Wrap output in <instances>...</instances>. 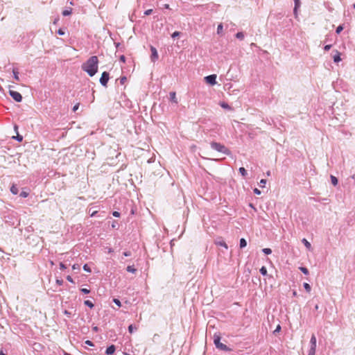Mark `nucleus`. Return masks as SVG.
Here are the masks:
<instances>
[{
    "mask_svg": "<svg viewBox=\"0 0 355 355\" xmlns=\"http://www.w3.org/2000/svg\"><path fill=\"white\" fill-rule=\"evenodd\" d=\"M98 59L96 55L90 57L82 65V69L91 77L94 76L98 71Z\"/></svg>",
    "mask_w": 355,
    "mask_h": 355,
    "instance_id": "obj_1",
    "label": "nucleus"
},
{
    "mask_svg": "<svg viewBox=\"0 0 355 355\" xmlns=\"http://www.w3.org/2000/svg\"><path fill=\"white\" fill-rule=\"evenodd\" d=\"M210 146L213 150H216L219 153H222L224 155H230L231 154L230 150L226 146H225L223 144L220 143L212 141L211 142Z\"/></svg>",
    "mask_w": 355,
    "mask_h": 355,
    "instance_id": "obj_2",
    "label": "nucleus"
},
{
    "mask_svg": "<svg viewBox=\"0 0 355 355\" xmlns=\"http://www.w3.org/2000/svg\"><path fill=\"white\" fill-rule=\"evenodd\" d=\"M214 343L216 347L220 350L224 352H230L232 349L227 347L226 345L220 342V336L218 335H214Z\"/></svg>",
    "mask_w": 355,
    "mask_h": 355,
    "instance_id": "obj_3",
    "label": "nucleus"
},
{
    "mask_svg": "<svg viewBox=\"0 0 355 355\" xmlns=\"http://www.w3.org/2000/svg\"><path fill=\"white\" fill-rule=\"evenodd\" d=\"M110 79V74L107 71H104L101 74V77L100 78V83L103 86V87H107V82Z\"/></svg>",
    "mask_w": 355,
    "mask_h": 355,
    "instance_id": "obj_4",
    "label": "nucleus"
},
{
    "mask_svg": "<svg viewBox=\"0 0 355 355\" xmlns=\"http://www.w3.org/2000/svg\"><path fill=\"white\" fill-rule=\"evenodd\" d=\"M9 94L10 96L16 101V102H21L22 101V96L21 94L16 91L14 90H9Z\"/></svg>",
    "mask_w": 355,
    "mask_h": 355,
    "instance_id": "obj_5",
    "label": "nucleus"
},
{
    "mask_svg": "<svg viewBox=\"0 0 355 355\" xmlns=\"http://www.w3.org/2000/svg\"><path fill=\"white\" fill-rule=\"evenodd\" d=\"M216 75L211 74L205 77V82L210 85H215L216 84Z\"/></svg>",
    "mask_w": 355,
    "mask_h": 355,
    "instance_id": "obj_6",
    "label": "nucleus"
},
{
    "mask_svg": "<svg viewBox=\"0 0 355 355\" xmlns=\"http://www.w3.org/2000/svg\"><path fill=\"white\" fill-rule=\"evenodd\" d=\"M150 51H151V55L150 59L151 61L155 62L158 59V53L155 47L150 46Z\"/></svg>",
    "mask_w": 355,
    "mask_h": 355,
    "instance_id": "obj_7",
    "label": "nucleus"
},
{
    "mask_svg": "<svg viewBox=\"0 0 355 355\" xmlns=\"http://www.w3.org/2000/svg\"><path fill=\"white\" fill-rule=\"evenodd\" d=\"M116 350V347L114 345H111L107 347L105 353L107 355H112Z\"/></svg>",
    "mask_w": 355,
    "mask_h": 355,
    "instance_id": "obj_8",
    "label": "nucleus"
},
{
    "mask_svg": "<svg viewBox=\"0 0 355 355\" xmlns=\"http://www.w3.org/2000/svg\"><path fill=\"white\" fill-rule=\"evenodd\" d=\"M335 55L333 56L334 62L338 63L341 60L340 53L337 50L335 51Z\"/></svg>",
    "mask_w": 355,
    "mask_h": 355,
    "instance_id": "obj_9",
    "label": "nucleus"
},
{
    "mask_svg": "<svg viewBox=\"0 0 355 355\" xmlns=\"http://www.w3.org/2000/svg\"><path fill=\"white\" fill-rule=\"evenodd\" d=\"M12 73H13V78L15 80L19 81V70L17 68H13L12 69Z\"/></svg>",
    "mask_w": 355,
    "mask_h": 355,
    "instance_id": "obj_10",
    "label": "nucleus"
},
{
    "mask_svg": "<svg viewBox=\"0 0 355 355\" xmlns=\"http://www.w3.org/2000/svg\"><path fill=\"white\" fill-rule=\"evenodd\" d=\"M169 95H170V100L172 102H174L175 103H178V100L176 98L175 92H170Z\"/></svg>",
    "mask_w": 355,
    "mask_h": 355,
    "instance_id": "obj_11",
    "label": "nucleus"
},
{
    "mask_svg": "<svg viewBox=\"0 0 355 355\" xmlns=\"http://www.w3.org/2000/svg\"><path fill=\"white\" fill-rule=\"evenodd\" d=\"M126 270L131 273H135L137 272V269L134 267V266H127Z\"/></svg>",
    "mask_w": 355,
    "mask_h": 355,
    "instance_id": "obj_12",
    "label": "nucleus"
},
{
    "mask_svg": "<svg viewBox=\"0 0 355 355\" xmlns=\"http://www.w3.org/2000/svg\"><path fill=\"white\" fill-rule=\"evenodd\" d=\"M239 245L241 248H243L247 245V241L245 239L242 238L240 239Z\"/></svg>",
    "mask_w": 355,
    "mask_h": 355,
    "instance_id": "obj_13",
    "label": "nucleus"
},
{
    "mask_svg": "<svg viewBox=\"0 0 355 355\" xmlns=\"http://www.w3.org/2000/svg\"><path fill=\"white\" fill-rule=\"evenodd\" d=\"M302 242L304 243V245H305V247H306L307 249H309V250H310V249H311V243H309V242L306 239H303L302 240Z\"/></svg>",
    "mask_w": 355,
    "mask_h": 355,
    "instance_id": "obj_14",
    "label": "nucleus"
},
{
    "mask_svg": "<svg viewBox=\"0 0 355 355\" xmlns=\"http://www.w3.org/2000/svg\"><path fill=\"white\" fill-rule=\"evenodd\" d=\"M295 2V7H294V12L296 14L297 8L300 6V0H293Z\"/></svg>",
    "mask_w": 355,
    "mask_h": 355,
    "instance_id": "obj_15",
    "label": "nucleus"
},
{
    "mask_svg": "<svg viewBox=\"0 0 355 355\" xmlns=\"http://www.w3.org/2000/svg\"><path fill=\"white\" fill-rule=\"evenodd\" d=\"M72 13V9H67L62 11V14L63 16H69Z\"/></svg>",
    "mask_w": 355,
    "mask_h": 355,
    "instance_id": "obj_16",
    "label": "nucleus"
},
{
    "mask_svg": "<svg viewBox=\"0 0 355 355\" xmlns=\"http://www.w3.org/2000/svg\"><path fill=\"white\" fill-rule=\"evenodd\" d=\"M10 191L12 194L16 195L18 193V188L15 185H12L10 188Z\"/></svg>",
    "mask_w": 355,
    "mask_h": 355,
    "instance_id": "obj_17",
    "label": "nucleus"
},
{
    "mask_svg": "<svg viewBox=\"0 0 355 355\" xmlns=\"http://www.w3.org/2000/svg\"><path fill=\"white\" fill-rule=\"evenodd\" d=\"M331 181L334 186H336L338 183V180L337 178H336L334 175H331Z\"/></svg>",
    "mask_w": 355,
    "mask_h": 355,
    "instance_id": "obj_18",
    "label": "nucleus"
},
{
    "mask_svg": "<svg viewBox=\"0 0 355 355\" xmlns=\"http://www.w3.org/2000/svg\"><path fill=\"white\" fill-rule=\"evenodd\" d=\"M84 304L85 306L92 309L94 306V304H93V302L90 300H85L84 302Z\"/></svg>",
    "mask_w": 355,
    "mask_h": 355,
    "instance_id": "obj_19",
    "label": "nucleus"
},
{
    "mask_svg": "<svg viewBox=\"0 0 355 355\" xmlns=\"http://www.w3.org/2000/svg\"><path fill=\"white\" fill-rule=\"evenodd\" d=\"M239 171L243 177H245L248 174L247 171L243 167H240Z\"/></svg>",
    "mask_w": 355,
    "mask_h": 355,
    "instance_id": "obj_20",
    "label": "nucleus"
},
{
    "mask_svg": "<svg viewBox=\"0 0 355 355\" xmlns=\"http://www.w3.org/2000/svg\"><path fill=\"white\" fill-rule=\"evenodd\" d=\"M260 273L263 275V276H266L267 275V268L265 267V266H262L260 270Z\"/></svg>",
    "mask_w": 355,
    "mask_h": 355,
    "instance_id": "obj_21",
    "label": "nucleus"
},
{
    "mask_svg": "<svg viewBox=\"0 0 355 355\" xmlns=\"http://www.w3.org/2000/svg\"><path fill=\"white\" fill-rule=\"evenodd\" d=\"M236 37L239 40H243L244 38V34L243 32H238L236 34Z\"/></svg>",
    "mask_w": 355,
    "mask_h": 355,
    "instance_id": "obj_22",
    "label": "nucleus"
},
{
    "mask_svg": "<svg viewBox=\"0 0 355 355\" xmlns=\"http://www.w3.org/2000/svg\"><path fill=\"white\" fill-rule=\"evenodd\" d=\"M220 105L223 108H224V109H227V110H230L231 109L230 106L227 103H225V102H221L220 103Z\"/></svg>",
    "mask_w": 355,
    "mask_h": 355,
    "instance_id": "obj_23",
    "label": "nucleus"
},
{
    "mask_svg": "<svg viewBox=\"0 0 355 355\" xmlns=\"http://www.w3.org/2000/svg\"><path fill=\"white\" fill-rule=\"evenodd\" d=\"M303 286H304V289H305L308 293H309V292L311 291V286H310L308 283H306V282H305V283H304V284H303Z\"/></svg>",
    "mask_w": 355,
    "mask_h": 355,
    "instance_id": "obj_24",
    "label": "nucleus"
},
{
    "mask_svg": "<svg viewBox=\"0 0 355 355\" xmlns=\"http://www.w3.org/2000/svg\"><path fill=\"white\" fill-rule=\"evenodd\" d=\"M216 244L218 245H220V246H223L225 248L227 249V245L226 244V243L224 241L216 242Z\"/></svg>",
    "mask_w": 355,
    "mask_h": 355,
    "instance_id": "obj_25",
    "label": "nucleus"
},
{
    "mask_svg": "<svg viewBox=\"0 0 355 355\" xmlns=\"http://www.w3.org/2000/svg\"><path fill=\"white\" fill-rule=\"evenodd\" d=\"M223 28V24H219L217 27V33L219 35L222 33Z\"/></svg>",
    "mask_w": 355,
    "mask_h": 355,
    "instance_id": "obj_26",
    "label": "nucleus"
},
{
    "mask_svg": "<svg viewBox=\"0 0 355 355\" xmlns=\"http://www.w3.org/2000/svg\"><path fill=\"white\" fill-rule=\"evenodd\" d=\"M262 252L267 255L270 254L272 253V250L270 248H263L262 249Z\"/></svg>",
    "mask_w": 355,
    "mask_h": 355,
    "instance_id": "obj_27",
    "label": "nucleus"
},
{
    "mask_svg": "<svg viewBox=\"0 0 355 355\" xmlns=\"http://www.w3.org/2000/svg\"><path fill=\"white\" fill-rule=\"evenodd\" d=\"M137 330V327H134L132 324H130L129 327H128V331L130 333V334H132L134 332V331Z\"/></svg>",
    "mask_w": 355,
    "mask_h": 355,
    "instance_id": "obj_28",
    "label": "nucleus"
},
{
    "mask_svg": "<svg viewBox=\"0 0 355 355\" xmlns=\"http://www.w3.org/2000/svg\"><path fill=\"white\" fill-rule=\"evenodd\" d=\"M300 270L304 274V275H309V270L305 267H300Z\"/></svg>",
    "mask_w": 355,
    "mask_h": 355,
    "instance_id": "obj_29",
    "label": "nucleus"
},
{
    "mask_svg": "<svg viewBox=\"0 0 355 355\" xmlns=\"http://www.w3.org/2000/svg\"><path fill=\"white\" fill-rule=\"evenodd\" d=\"M12 138L19 142L22 141V140H23V137L19 134H17L16 137H12Z\"/></svg>",
    "mask_w": 355,
    "mask_h": 355,
    "instance_id": "obj_30",
    "label": "nucleus"
},
{
    "mask_svg": "<svg viewBox=\"0 0 355 355\" xmlns=\"http://www.w3.org/2000/svg\"><path fill=\"white\" fill-rule=\"evenodd\" d=\"M83 270L87 272H91V268L87 264L83 266Z\"/></svg>",
    "mask_w": 355,
    "mask_h": 355,
    "instance_id": "obj_31",
    "label": "nucleus"
},
{
    "mask_svg": "<svg viewBox=\"0 0 355 355\" xmlns=\"http://www.w3.org/2000/svg\"><path fill=\"white\" fill-rule=\"evenodd\" d=\"M113 302L119 307L121 306V303L119 299L114 298Z\"/></svg>",
    "mask_w": 355,
    "mask_h": 355,
    "instance_id": "obj_32",
    "label": "nucleus"
},
{
    "mask_svg": "<svg viewBox=\"0 0 355 355\" xmlns=\"http://www.w3.org/2000/svg\"><path fill=\"white\" fill-rule=\"evenodd\" d=\"M310 343H317L316 337L314 334H312Z\"/></svg>",
    "mask_w": 355,
    "mask_h": 355,
    "instance_id": "obj_33",
    "label": "nucleus"
},
{
    "mask_svg": "<svg viewBox=\"0 0 355 355\" xmlns=\"http://www.w3.org/2000/svg\"><path fill=\"white\" fill-rule=\"evenodd\" d=\"M343 30V26L340 25L336 28V33L339 34Z\"/></svg>",
    "mask_w": 355,
    "mask_h": 355,
    "instance_id": "obj_34",
    "label": "nucleus"
},
{
    "mask_svg": "<svg viewBox=\"0 0 355 355\" xmlns=\"http://www.w3.org/2000/svg\"><path fill=\"white\" fill-rule=\"evenodd\" d=\"M28 196V193L26 192V191H21L19 194V196L20 197H22V198H26L27 196Z\"/></svg>",
    "mask_w": 355,
    "mask_h": 355,
    "instance_id": "obj_35",
    "label": "nucleus"
},
{
    "mask_svg": "<svg viewBox=\"0 0 355 355\" xmlns=\"http://www.w3.org/2000/svg\"><path fill=\"white\" fill-rule=\"evenodd\" d=\"M266 184V180L265 179H261L260 182H259V186L261 187H265V184Z\"/></svg>",
    "mask_w": 355,
    "mask_h": 355,
    "instance_id": "obj_36",
    "label": "nucleus"
},
{
    "mask_svg": "<svg viewBox=\"0 0 355 355\" xmlns=\"http://www.w3.org/2000/svg\"><path fill=\"white\" fill-rule=\"evenodd\" d=\"M315 350H316V349H313V348L310 347V349L309 350L308 355H315Z\"/></svg>",
    "mask_w": 355,
    "mask_h": 355,
    "instance_id": "obj_37",
    "label": "nucleus"
},
{
    "mask_svg": "<svg viewBox=\"0 0 355 355\" xmlns=\"http://www.w3.org/2000/svg\"><path fill=\"white\" fill-rule=\"evenodd\" d=\"M80 291L84 294H89L90 293V290L87 288H83L80 289Z\"/></svg>",
    "mask_w": 355,
    "mask_h": 355,
    "instance_id": "obj_38",
    "label": "nucleus"
},
{
    "mask_svg": "<svg viewBox=\"0 0 355 355\" xmlns=\"http://www.w3.org/2000/svg\"><path fill=\"white\" fill-rule=\"evenodd\" d=\"M127 80V78L125 76H122L120 78V83L123 85Z\"/></svg>",
    "mask_w": 355,
    "mask_h": 355,
    "instance_id": "obj_39",
    "label": "nucleus"
},
{
    "mask_svg": "<svg viewBox=\"0 0 355 355\" xmlns=\"http://www.w3.org/2000/svg\"><path fill=\"white\" fill-rule=\"evenodd\" d=\"M180 34H181V33H180V32H179V31H175V32L171 35V37H172L173 38H175V37H177L180 36Z\"/></svg>",
    "mask_w": 355,
    "mask_h": 355,
    "instance_id": "obj_40",
    "label": "nucleus"
},
{
    "mask_svg": "<svg viewBox=\"0 0 355 355\" xmlns=\"http://www.w3.org/2000/svg\"><path fill=\"white\" fill-rule=\"evenodd\" d=\"M112 228H114V229H118V227H119V224H118L117 221H116V220H114V221H113V223H112Z\"/></svg>",
    "mask_w": 355,
    "mask_h": 355,
    "instance_id": "obj_41",
    "label": "nucleus"
},
{
    "mask_svg": "<svg viewBox=\"0 0 355 355\" xmlns=\"http://www.w3.org/2000/svg\"><path fill=\"white\" fill-rule=\"evenodd\" d=\"M153 12V9H148V10H146L145 12H144V15H150V14H152Z\"/></svg>",
    "mask_w": 355,
    "mask_h": 355,
    "instance_id": "obj_42",
    "label": "nucleus"
},
{
    "mask_svg": "<svg viewBox=\"0 0 355 355\" xmlns=\"http://www.w3.org/2000/svg\"><path fill=\"white\" fill-rule=\"evenodd\" d=\"M85 344L87 345H89V346H91V347L94 346V344L91 340H87L85 342Z\"/></svg>",
    "mask_w": 355,
    "mask_h": 355,
    "instance_id": "obj_43",
    "label": "nucleus"
},
{
    "mask_svg": "<svg viewBox=\"0 0 355 355\" xmlns=\"http://www.w3.org/2000/svg\"><path fill=\"white\" fill-rule=\"evenodd\" d=\"M280 330H281V326H280L279 324H278V325L277 326L276 329L274 330L273 334H277V333L279 332V331H280Z\"/></svg>",
    "mask_w": 355,
    "mask_h": 355,
    "instance_id": "obj_44",
    "label": "nucleus"
},
{
    "mask_svg": "<svg viewBox=\"0 0 355 355\" xmlns=\"http://www.w3.org/2000/svg\"><path fill=\"white\" fill-rule=\"evenodd\" d=\"M80 265L79 264H77V263H75L72 266V269L73 270H80Z\"/></svg>",
    "mask_w": 355,
    "mask_h": 355,
    "instance_id": "obj_45",
    "label": "nucleus"
},
{
    "mask_svg": "<svg viewBox=\"0 0 355 355\" xmlns=\"http://www.w3.org/2000/svg\"><path fill=\"white\" fill-rule=\"evenodd\" d=\"M112 215H113V216L118 218V217H119V216H120V215H121V214H120V213H119V211H114L112 212Z\"/></svg>",
    "mask_w": 355,
    "mask_h": 355,
    "instance_id": "obj_46",
    "label": "nucleus"
},
{
    "mask_svg": "<svg viewBox=\"0 0 355 355\" xmlns=\"http://www.w3.org/2000/svg\"><path fill=\"white\" fill-rule=\"evenodd\" d=\"M123 254L125 257H130L132 254L130 251H125Z\"/></svg>",
    "mask_w": 355,
    "mask_h": 355,
    "instance_id": "obj_47",
    "label": "nucleus"
},
{
    "mask_svg": "<svg viewBox=\"0 0 355 355\" xmlns=\"http://www.w3.org/2000/svg\"><path fill=\"white\" fill-rule=\"evenodd\" d=\"M331 48V45L327 44V45L324 46V51H327L330 50Z\"/></svg>",
    "mask_w": 355,
    "mask_h": 355,
    "instance_id": "obj_48",
    "label": "nucleus"
},
{
    "mask_svg": "<svg viewBox=\"0 0 355 355\" xmlns=\"http://www.w3.org/2000/svg\"><path fill=\"white\" fill-rule=\"evenodd\" d=\"M60 268L61 270H64L67 268V266L63 263H60Z\"/></svg>",
    "mask_w": 355,
    "mask_h": 355,
    "instance_id": "obj_49",
    "label": "nucleus"
},
{
    "mask_svg": "<svg viewBox=\"0 0 355 355\" xmlns=\"http://www.w3.org/2000/svg\"><path fill=\"white\" fill-rule=\"evenodd\" d=\"M79 105H80V103H77L73 107V112H76V110H78V107H79Z\"/></svg>",
    "mask_w": 355,
    "mask_h": 355,
    "instance_id": "obj_50",
    "label": "nucleus"
},
{
    "mask_svg": "<svg viewBox=\"0 0 355 355\" xmlns=\"http://www.w3.org/2000/svg\"><path fill=\"white\" fill-rule=\"evenodd\" d=\"M254 193L257 195H260L261 194V191L259 189H258L257 188H255L254 189Z\"/></svg>",
    "mask_w": 355,
    "mask_h": 355,
    "instance_id": "obj_51",
    "label": "nucleus"
},
{
    "mask_svg": "<svg viewBox=\"0 0 355 355\" xmlns=\"http://www.w3.org/2000/svg\"><path fill=\"white\" fill-rule=\"evenodd\" d=\"M119 60L121 62H125V55H121L120 58H119Z\"/></svg>",
    "mask_w": 355,
    "mask_h": 355,
    "instance_id": "obj_52",
    "label": "nucleus"
},
{
    "mask_svg": "<svg viewBox=\"0 0 355 355\" xmlns=\"http://www.w3.org/2000/svg\"><path fill=\"white\" fill-rule=\"evenodd\" d=\"M67 281H69V282L74 283L73 278H72L70 275H68V276L67 277Z\"/></svg>",
    "mask_w": 355,
    "mask_h": 355,
    "instance_id": "obj_53",
    "label": "nucleus"
},
{
    "mask_svg": "<svg viewBox=\"0 0 355 355\" xmlns=\"http://www.w3.org/2000/svg\"><path fill=\"white\" fill-rule=\"evenodd\" d=\"M56 284H58L59 286H61L63 284V280L62 279H57Z\"/></svg>",
    "mask_w": 355,
    "mask_h": 355,
    "instance_id": "obj_54",
    "label": "nucleus"
},
{
    "mask_svg": "<svg viewBox=\"0 0 355 355\" xmlns=\"http://www.w3.org/2000/svg\"><path fill=\"white\" fill-rule=\"evenodd\" d=\"M317 344L316 343H310V347L313 349H316Z\"/></svg>",
    "mask_w": 355,
    "mask_h": 355,
    "instance_id": "obj_55",
    "label": "nucleus"
},
{
    "mask_svg": "<svg viewBox=\"0 0 355 355\" xmlns=\"http://www.w3.org/2000/svg\"><path fill=\"white\" fill-rule=\"evenodd\" d=\"M58 33L60 35H64V32L62 30V29H59L58 31Z\"/></svg>",
    "mask_w": 355,
    "mask_h": 355,
    "instance_id": "obj_56",
    "label": "nucleus"
},
{
    "mask_svg": "<svg viewBox=\"0 0 355 355\" xmlns=\"http://www.w3.org/2000/svg\"><path fill=\"white\" fill-rule=\"evenodd\" d=\"M97 213H98L97 211H94L91 212L90 216L92 217H94V216H95L96 215Z\"/></svg>",
    "mask_w": 355,
    "mask_h": 355,
    "instance_id": "obj_57",
    "label": "nucleus"
},
{
    "mask_svg": "<svg viewBox=\"0 0 355 355\" xmlns=\"http://www.w3.org/2000/svg\"><path fill=\"white\" fill-rule=\"evenodd\" d=\"M64 314H65V315H70V313H69L68 311H64Z\"/></svg>",
    "mask_w": 355,
    "mask_h": 355,
    "instance_id": "obj_58",
    "label": "nucleus"
},
{
    "mask_svg": "<svg viewBox=\"0 0 355 355\" xmlns=\"http://www.w3.org/2000/svg\"><path fill=\"white\" fill-rule=\"evenodd\" d=\"M164 8L168 9L169 8V5L168 4H165L164 5Z\"/></svg>",
    "mask_w": 355,
    "mask_h": 355,
    "instance_id": "obj_59",
    "label": "nucleus"
},
{
    "mask_svg": "<svg viewBox=\"0 0 355 355\" xmlns=\"http://www.w3.org/2000/svg\"><path fill=\"white\" fill-rule=\"evenodd\" d=\"M293 296H296V295H297V292L294 291L293 292Z\"/></svg>",
    "mask_w": 355,
    "mask_h": 355,
    "instance_id": "obj_60",
    "label": "nucleus"
},
{
    "mask_svg": "<svg viewBox=\"0 0 355 355\" xmlns=\"http://www.w3.org/2000/svg\"><path fill=\"white\" fill-rule=\"evenodd\" d=\"M318 309H319V306H318V304H316V305L315 306V310H318Z\"/></svg>",
    "mask_w": 355,
    "mask_h": 355,
    "instance_id": "obj_61",
    "label": "nucleus"
},
{
    "mask_svg": "<svg viewBox=\"0 0 355 355\" xmlns=\"http://www.w3.org/2000/svg\"><path fill=\"white\" fill-rule=\"evenodd\" d=\"M93 329H94V331H98V327H95L93 328Z\"/></svg>",
    "mask_w": 355,
    "mask_h": 355,
    "instance_id": "obj_62",
    "label": "nucleus"
},
{
    "mask_svg": "<svg viewBox=\"0 0 355 355\" xmlns=\"http://www.w3.org/2000/svg\"><path fill=\"white\" fill-rule=\"evenodd\" d=\"M0 355H6V354H4L3 351H1V352H0Z\"/></svg>",
    "mask_w": 355,
    "mask_h": 355,
    "instance_id": "obj_63",
    "label": "nucleus"
},
{
    "mask_svg": "<svg viewBox=\"0 0 355 355\" xmlns=\"http://www.w3.org/2000/svg\"><path fill=\"white\" fill-rule=\"evenodd\" d=\"M64 355H71L70 354L65 353Z\"/></svg>",
    "mask_w": 355,
    "mask_h": 355,
    "instance_id": "obj_64",
    "label": "nucleus"
}]
</instances>
